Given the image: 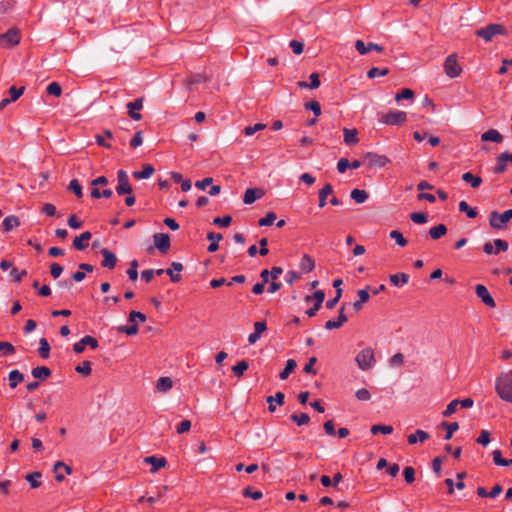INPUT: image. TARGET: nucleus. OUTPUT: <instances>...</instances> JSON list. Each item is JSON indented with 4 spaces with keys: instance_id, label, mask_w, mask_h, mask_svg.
I'll use <instances>...</instances> for the list:
<instances>
[{
    "instance_id": "680f3d73",
    "label": "nucleus",
    "mask_w": 512,
    "mask_h": 512,
    "mask_svg": "<svg viewBox=\"0 0 512 512\" xmlns=\"http://www.w3.org/2000/svg\"><path fill=\"white\" fill-rule=\"evenodd\" d=\"M130 265V268L127 270V275L130 280L135 281L138 277V262L136 260H133Z\"/></svg>"
},
{
    "instance_id": "c03bdc74",
    "label": "nucleus",
    "mask_w": 512,
    "mask_h": 512,
    "mask_svg": "<svg viewBox=\"0 0 512 512\" xmlns=\"http://www.w3.org/2000/svg\"><path fill=\"white\" fill-rule=\"evenodd\" d=\"M41 477L40 472H33L30 474H27L25 476V479L30 483L32 488H38L41 485V482L38 480Z\"/></svg>"
},
{
    "instance_id": "09e8293b",
    "label": "nucleus",
    "mask_w": 512,
    "mask_h": 512,
    "mask_svg": "<svg viewBox=\"0 0 512 512\" xmlns=\"http://www.w3.org/2000/svg\"><path fill=\"white\" fill-rule=\"evenodd\" d=\"M248 367V362L242 360L237 365L232 367V371L235 373V375L241 377L244 374V372L248 369Z\"/></svg>"
},
{
    "instance_id": "6e6d98bb",
    "label": "nucleus",
    "mask_w": 512,
    "mask_h": 512,
    "mask_svg": "<svg viewBox=\"0 0 512 512\" xmlns=\"http://www.w3.org/2000/svg\"><path fill=\"white\" fill-rule=\"evenodd\" d=\"M276 218H277V216L274 212H269L266 214L265 217H263L259 220V225L260 226H270L274 223Z\"/></svg>"
},
{
    "instance_id": "7ed1b4c3",
    "label": "nucleus",
    "mask_w": 512,
    "mask_h": 512,
    "mask_svg": "<svg viewBox=\"0 0 512 512\" xmlns=\"http://www.w3.org/2000/svg\"><path fill=\"white\" fill-rule=\"evenodd\" d=\"M512 219V209L506 210L503 213L492 211L489 215V225L495 230H502L506 228L508 221Z\"/></svg>"
},
{
    "instance_id": "473e14b6",
    "label": "nucleus",
    "mask_w": 512,
    "mask_h": 512,
    "mask_svg": "<svg viewBox=\"0 0 512 512\" xmlns=\"http://www.w3.org/2000/svg\"><path fill=\"white\" fill-rule=\"evenodd\" d=\"M19 225H20L19 218L14 215L8 216L3 220V227L6 232L13 230L14 228L18 227Z\"/></svg>"
},
{
    "instance_id": "9d476101",
    "label": "nucleus",
    "mask_w": 512,
    "mask_h": 512,
    "mask_svg": "<svg viewBox=\"0 0 512 512\" xmlns=\"http://www.w3.org/2000/svg\"><path fill=\"white\" fill-rule=\"evenodd\" d=\"M89 346L91 349L98 348V341L96 338L92 336H84L79 342H76L73 345V350L75 353L80 354L84 351L85 347Z\"/></svg>"
},
{
    "instance_id": "e2e57ef3",
    "label": "nucleus",
    "mask_w": 512,
    "mask_h": 512,
    "mask_svg": "<svg viewBox=\"0 0 512 512\" xmlns=\"http://www.w3.org/2000/svg\"><path fill=\"white\" fill-rule=\"evenodd\" d=\"M243 496L244 497H249V498H252L254 500H259L262 498L263 494L261 491H252L251 490V487H246L244 490H243Z\"/></svg>"
},
{
    "instance_id": "4be33fe9",
    "label": "nucleus",
    "mask_w": 512,
    "mask_h": 512,
    "mask_svg": "<svg viewBox=\"0 0 512 512\" xmlns=\"http://www.w3.org/2000/svg\"><path fill=\"white\" fill-rule=\"evenodd\" d=\"M299 268L303 273H309L315 268L314 259L308 254H304L300 260Z\"/></svg>"
},
{
    "instance_id": "79ce46f5",
    "label": "nucleus",
    "mask_w": 512,
    "mask_h": 512,
    "mask_svg": "<svg viewBox=\"0 0 512 512\" xmlns=\"http://www.w3.org/2000/svg\"><path fill=\"white\" fill-rule=\"evenodd\" d=\"M75 371L84 376H89L92 372L91 362L88 360L83 361L75 367Z\"/></svg>"
},
{
    "instance_id": "8fccbe9b",
    "label": "nucleus",
    "mask_w": 512,
    "mask_h": 512,
    "mask_svg": "<svg viewBox=\"0 0 512 512\" xmlns=\"http://www.w3.org/2000/svg\"><path fill=\"white\" fill-rule=\"evenodd\" d=\"M146 321V315L138 312V311H131L129 314V322L133 324H137V322H145Z\"/></svg>"
},
{
    "instance_id": "a18cd8bd",
    "label": "nucleus",
    "mask_w": 512,
    "mask_h": 512,
    "mask_svg": "<svg viewBox=\"0 0 512 512\" xmlns=\"http://www.w3.org/2000/svg\"><path fill=\"white\" fill-rule=\"evenodd\" d=\"M290 418H291V420L293 422H295L299 426L306 425L310 421V417L306 413H301L299 415L298 414H293V415H291Z\"/></svg>"
},
{
    "instance_id": "c85d7f7f",
    "label": "nucleus",
    "mask_w": 512,
    "mask_h": 512,
    "mask_svg": "<svg viewBox=\"0 0 512 512\" xmlns=\"http://www.w3.org/2000/svg\"><path fill=\"white\" fill-rule=\"evenodd\" d=\"M462 72V67L457 62V55L450 54V78L458 77Z\"/></svg>"
},
{
    "instance_id": "a211bd4d",
    "label": "nucleus",
    "mask_w": 512,
    "mask_h": 512,
    "mask_svg": "<svg viewBox=\"0 0 512 512\" xmlns=\"http://www.w3.org/2000/svg\"><path fill=\"white\" fill-rule=\"evenodd\" d=\"M430 438V435L423 430H416L415 433L408 435L407 441L410 445H414L418 442L423 443Z\"/></svg>"
},
{
    "instance_id": "1a4fd4ad",
    "label": "nucleus",
    "mask_w": 512,
    "mask_h": 512,
    "mask_svg": "<svg viewBox=\"0 0 512 512\" xmlns=\"http://www.w3.org/2000/svg\"><path fill=\"white\" fill-rule=\"evenodd\" d=\"M475 292L477 297H479L486 306H488L489 308H494L496 306L495 300L489 293L486 286L482 284H477L475 287Z\"/></svg>"
},
{
    "instance_id": "37998d69",
    "label": "nucleus",
    "mask_w": 512,
    "mask_h": 512,
    "mask_svg": "<svg viewBox=\"0 0 512 512\" xmlns=\"http://www.w3.org/2000/svg\"><path fill=\"white\" fill-rule=\"evenodd\" d=\"M404 355L400 352L394 354L390 359H389V365L393 368H399L401 366H403L404 364Z\"/></svg>"
},
{
    "instance_id": "338daca9",
    "label": "nucleus",
    "mask_w": 512,
    "mask_h": 512,
    "mask_svg": "<svg viewBox=\"0 0 512 512\" xmlns=\"http://www.w3.org/2000/svg\"><path fill=\"white\" fill-rule=\"evenodd\" d=\"M63 272V267L59 265L58 263H52L50 265V274L54 279H57L60 277V275Z\"/></svg>"
},
{
    "instance_id": "a19ab883",
    "label": "nucleus",
    "mask_w": 512,
    "mask_h": 512,
    "mask_svg": "<svg viewBox=\"0 0 512 512\" xmlns=\"http://www.w3.org/2000/svg\"><path fill=\"white\" fill-rule=\"evenodd\" d=\"M459 210L461 212H465L467 217L470 219L476 218L478 215V212L475 208L470 207L466 201H461L459 203Z\"/></svg>"
},
{
    "instance_id": "052dcab7",
    "label": "nucleus",
    "mask_w": 512,
    "mask_h": 512,
    "mask_svg": "<svg viewBox=\"0 0 512 512\" xmlns=\"http://www.w3.org/2000/svg\"><path fill=\"white\" fill-rule=\"evenodd\" d=\"M413 97H414V92L409 88H405L400 93H397L395 95V100L400 101L402 99H413Z\"/></svg>"
},
{
    "instance_id": "0eeeda50",
    "label": "nucleus",
    "mask_w": 512,
    "mask_h": 512,
    "mask_svg": "<svg viewBox=\"0 0 512 512\" xmlns=\"http://www.w3.org/2000/svg\"><path fill=\"white\" fill-rule=\"evenodd\" d=\"M363 158L368 167H384L390 162L389 158L385 155H379L371 152L366 153Z\"/></svg>"
},
{
    "instance_id": "f03ea898",
    "label": "nucleus",
    "mask_w": 512,
    "mask_h": 512,
    "mask_svg": "<svg viewBox=\"0 0 512 512\" xmlns=\"http://www.w3.org/2000/svg\"><path fill=\"white\" fill-rule=\"evenodd\" d=\"M355 362L359 369L367 371L372 369L376 364L374 350L370 347L362 349L355 357Z\"/></svg>"
},
{
    "instance_id": "c9c22d12",
    "label": "nucleus",
    "mask_w": 512,
    "mask_h": 512,
    "mask_svg": "<svg viewBox=\"0 0 512 512\" xmlns=\"http://www.w3.org/2000/svg\"><path fill=\"white\" fill-rule=\"evenodd\" d=\"M447 233V227L444 224H439L435 227H432L429 230V235L432 239H439Z\"/></svg>"
},
{
    "instance_id": "9b49d317",
    "label": "nucleus",
    "mask_w": 512,
    "mask_h": 512,
    "mask_svg": "<svg viewBox=\"0 0 512 512\" xmlns=\"http://www.w3.org/2000/svg\"><path fill=\"white\" fill-rule=\"evenodd\" d=\"M128 109V115L135 121L142 119V115L138 112L143 107V97L136 99L133 102H129L126 105Z\"/></svg>"
},
{
    "instance_id": "20e7f679",
    "label": "nucleus",
    "mask_w": 512,
    "mask_h": 512,
    "mask_svg": "<svg viewBox=\"0 0 512 512\" xmlns=\"http://www.w3.org/2000/svg\"><path fill=\"white\" fill-rule=\"evenodd\" d=\"M506 28L502 24H489L483 28L477 29L476 36L484 39L486 42L492 40L495 35H506Z\"/></svg>"
},
{
    "instance_id": "603ef678",
    "label": "nucleus",
    "mask_w": 512,
    "mask_h": 512,
    "mask_svg": "<svg viewBox=\"0 0 512 512\" xmlns=\"http://www.w3.org/2000/svg\"><path fill=\"white\" fill-rule=\"evenodd\" d=\"M388 73H389V69H387V68L379 69V68L373 67L367 72V76H368V78L373 79L377 76H386Z\"/></svg>"
},
{
    "instance_id": "4468645a",
    "label": "nucleus",
    "mask_w": 512,
    "mask_h": 512,
    "mask_svg": "<svg viewBox=\"0 0 512 512\" xmlns=\"http://www.w3.org/2000/svg\"><path fill=\"white\" fill-rule=\"evenodd\" d=\"M355 48L361 55H365L369 51L382 52L384 50V48L379 44L368 43V45H365V43L362 40H357L355 42Z\"/></svg>"
},
{
    "instance_id": "5701e85b",
    "label": "nucleus",
    "mask_w": 512,
    "mask_h": 512,
    "mask_svg": "<svg viewBox=\"0 0 512 512\" xmlns=\"http://www.w3.org/2000/svg\"><path fill=\"white\" fill-rule=\"evenodd\" d=\"M482 141H492L495 143H501L503 141V136L496 129H489L481 135Z\"/></svg>"
},
{
    "instance_id": "6ab92c4d",
    "label": "nucleus",
    "mask_w": 512,
    "mask_h": 512,
    "mask_svg": "<svg viewBox=\"0 0 512 512\" xmlns=\"http://www.w3.org/2000/svg\"><path fill=\"white\" fill-rule=\"evenodd\" d=\"M507 162H508V152L501 153L496 158V166L493 168V172L495 174H501L506 171L507 168Z\"/></svg>"
},
{
    "instance_id": "ddd939ff",
    "label": "nucleus",
    "mask_w": 512,
    "mask_h": 512,
    "mask_svg": "<svg viewBox=\"0 0 512 512\" xmlns=\"http://www.w3.org/2000/svg\"><path fill=\"white\" fill-rule=\"evenodd\" d=\"M344 310H345V304H343L340 307L339 315H338V319L337 320H328L325 323V328L327 330L338 329V328L342 327L344 323L347 322L348 318L345 315Z\"/></svg>"
},
{
    "instance_id": "cd10ccee",
    "label": "nucleus",
    "mask_w": 512,
    "mask_h": 512,
    "mask_svg": "<svg viewBox=\"0 0 512 512\" xmlns=\"http://www.w3.org/2000/svg\"><path fill=\"white\" fill-rule=\"evenodd\" d=\"M343 134H344V142L347 145H352V144L358 143L359 139L357 137L358 132L356 129L344 128Z\"/></svg>"
},
{
    "instance_id": "774afa93",
    "label": "nucleus",
    "mask_w": 512,
    "mask_h": 512,
    "mask_svg": "<svg viewBox=\"0 0 512 512\" xmlns=\"http://www.w3.org/2000/svg\"><path fill=\"white\" fill-rule=\"evenodd\" d=\"M477 443L483 446L488 445L490 443V432L487 430H482L479 437L477 438Z\"/></svg>"
},
{
    "instance_id": "423d86ee",
    "label": "nucleus",
    "mask_w": 512,
    "mask_h": 512,
    "mask_svg": "<svg viewBox=\"0 0 512 512\" xmlns=\"http://www.w3.org/2000/svg\"><path fill=\"white\" fill-rule=\"evenodd\" d=\"M407 119V114L404 111L393 110L381 117V122L387 125H400Z\"/></svg>"
},
{
    "instance_id": "ea45409f",
    "label": "nucleus",
    "mask_w": 512,
    "mask_h": 512,
    "mask_svg": "<svg viewBox=\"0 0 512 512\" xmlns=\"http://www.w3.org/2000/svg\"><path fill=\"white\" fill-rule=\"evenodd\" d=\"M39 349H38V352H39V355L41 358L43 359H47L49 358V355H50V345L47 341L46 338H41L39 340Z\"/></svg>"
},
{
    "instance_id": "e433bc0d",
    "label": "nucleus",
    "mask_w": 512,
    "mask_h": 512,
    "mask_svg": "<svg viewBox=\"0 0 512 512\" xmlns=\"http://www.w3.org/2000/svg\"><path fill=\"white\" fill-rule=\"evenodd\" d=\"M297 363L294 359H289L286 362V367L284 370L279 374V377L281 380H285L288 378V376L294 371L296 368Z\"/></svg>"
},
{
    "instance_id": "bf43d9fd",
    "label": "nucleus",
    "mask_w": 512,
    "mask_h": 512,
    "mask_svg": "<svg viewBox=\"0 0 512 512\" xmlns=\"http://www.w3.org/2000/svg\"><path fill=\"white\" fill-rule=\"evenodd\" d=\"M0 353L12 355L15 353V347L9 342H0Z\"/></svg>"
},
{
    "instance_id": "f8f14e48",
    "label": "nucleus",
    "mask_w": 512,
    "mask_h": 512,
    "mask_svg": "<svg viewBox=\"0 0 512 512\" xmlns=\"http://www.w3.org/2000/svg\"><path fill=\"white\" fill-rule=\"evenodd\" d=\"M154 244L161 252L166 253L170 248V237L165 233H157L153 236Z\"/></svg>"
},
{
    "instance_id": "f704fd0d",
    "label": "nucleus",
    "mask_w": 512,
    "mask_h": 512,
    "mask_svg": "<svg viewBox=\"0 0 512 512\" xmlns=\"http://www.w3.org/2000/svg\"><path fill=\"white\" fill-rule=\"evenodd\" d=\"M34 378L45 380L51 375V370L45 366H39L32 370Z\"/></svg>"
},
{
    "instance_id": "49530a36",
    "label": "nucleus",
    "mask_w": 512,
    "mask_h": 512,
    "mask_svg": "<svg viewBox=\"0 0 512 512\" xmlns=\"http://www.w3.org/2000/svg\"><path fill=\"white\" fill-rule=\"evenodd\" d=\"M381 432L382 434H391L393 432V427L390 426V425H373L371 427V433L372 434H377Z\"/></svg>"
},
{
    "instance_id": "4d7b16f0",
    "label": "nucleus",
    "mask_w": 512,
    "mask_h": 512,
    "mask_svg": "<svg viewBox=\"0 0 512 512\" xmlns=\"http://www.w3.org/2000/svg\"><path fill=\"white\" fill-rule=\"evenodd\" d=\"M390 237L392 239H394L396 241V243L401 246V247H404L406 246L407 244V240L403 237L402 233H400L399 231L397 230H393L390 232Z\"/></svg>"
},
{
    "instance_id": "f3484780",
    "label": "nucleus",
    "mask_w": 512,
    "mask_h": 512,
    "mask_svg": "<svg viewBox=\"0 0 512 512\" xmlns=\"http://www.w3.org/2000/svg\"><path fill=\"white\" fill-rule=\"evenodd\" d=\"M91 237L92 234L89 231L83 232L80 236L74 239V248L77 250H84L88 246V241L91 239Z\"/></svg>"
},
{
    "instance_id": "5fc2aeb1",
    "label": "nucleus",
    "mask_w": 512,
    "mask_h": 512,
    "mask_svg": "<svg viewBox=\"0 0 512 512\" xmlns=\"http://www.w3.org/2000/svg\"><path fill=\"white\" fill-rule=\"evenodd\" d=\"M46 91L49 95L59 97L62 93V88L57 82H52L47 86Z\"/></svg>"
},
{
    "instance_id": "39448f33",
    "label": "nucleus",
    "mask_w": 512,
    "mask_h": 512,
    "mask_svg": "<svg viewBox=\"0 0 512 512\" xmlns=\"http://www.w3.org/2000/svg\"><path fill=\"white\" fill-rule=\"evenodd\" d=\"M20 42V31L16 28L9 29L6 33L0 35V45L5 48H11Z\"/></svg>"
},
{
    "instance_id": "412c9836",
    "label": "nucleus",
    "mask_w": 512,
    "mask_h": 512,
    "mask_svg": "<svg viewBox=\"0 0 512 512\" xmlns=\"http://www.w3.org/2000/svg\"><path fill=\"white\" fill-rule=\"evenodd\" d=\"M144 462L147 463V464H151L152 465V468H151V472L152 473H155L157 472L159 469L165 467L166 465V459L161 457V458H158V457H155V456H148L144 459Z\"/></svg>"
},
{
    "instance_id": "2f4dec72",
    "label": "nucleus",
    "mask_w": 512,
    "mask_h": 512,
    "mask_svg": "<svg viewBox=\"0 0 512 512\" xmlns=\"http://www.w3.org/2000/svg\"><path fill=\"white\" fill-rule=\"evenodd\" d=\"M113 134L110 130H105L103 134H98L95 136L96 143L99 146L105 148H111V144L106 141V139H112Z\"/></svg>"
},
{
    "instance_id": "dca6fc26",
    "label": "nucleus",
    "mask_w": 512,
    "mask_h": 512,
    "mask_svg": "<svg viewBox=\"0 0 512 512\" xmlns=\"http://www.w3.org/2000/svg\"><path fill=\"white\" fill-rule=\"evenodd\" d=\"M263 196L261 189L249 188L245 191L243 201L245 204H252Z\"/></svg>"
},
{
    "instance_id": "13d9d810",
    "label": "nucleus",
    "mask_w": 512,
    "mask_h": 512,
    "mask_svg": "<svg viewBox=\"0 0 512 512\" xmlns=\"http://www.w3.org/2000/svg\"><path fill=\"white\" fill-rule=\"evenodd\" d=\"M266 125L265 124H262V123H257L253 126H247L245 129H244V134L246 136H252L255 132L257 131H261L263 129H265Z\"/></svg>"
},
{
    "instance_id": "bb28decb",
    "label": "nucleus",
    "mask_w": 512,
    "mask_h": 512,
    "mask_svg": "<svg viewBox=\"0 0 512 512\" xmlns=\"http://www.w3.org/2000/svg\"><path fill=\"white\" fill-rule=\"evenodd\" d=\"M333 193V187L331 184L327 183L324 187L319 191V204L320 208H323L326 205V199L329 195Z\"/></svg>"
},
{
    "instance_id": "3c124183",
    "label": "nucleus",
    "mask_w": 512,
    "mask_h": 512,
    "mask_svg": "<svg viewBox=\"0 0 512 512\" xmlns=\"http://www.w3.org/2000/svg\"><path fill=\"white\" fill-rule=\"evenodd\" d=\"M493 244L495 248V255L499 254L500 252H506L508 250V243L505 240L495 239Z\"/></svg>"
},
{
    "instance_id": "7c9ffc66",
    "label": "nucleus",
    "mask_w": 512,
    "mask_h": 512,
    "mask_svg": "<svg viewBox=\"0 0 512 512\" xmlns=\"http://www.w3.org/2000/svg\"><path fill=\"white\" fill-rule=\"evenodd\" d=\"M207 239L211 241L208 246V252L212 253L218 250V242L222 239V235L219 233L210 232L207 235Z\"/></svg>"
},
{
    "instance_id": "0e129e2a",
    "label": "nucleus",
    "mask_w": 512,
    "mask_h": 512,
    "mask_svg": "<svg viewBox=\"0 0 512 512\" xmlns=\"http://www.w3.org/2000/svg\"><path fill=\"white\" fill-rule=\"evenodd\" d=\"M118 331L127 335H136L138 333V325L132 323L131 326H120Z\"/></svg>"
},
{
    "instance_id": "de8ad7c7",
    "label": "nucleus",
    "mask_w": 512,
    "mask_h": 512,
    "mask_svg": "<svg viewBox=\"0 0 512 512\" xmlns=\"http://www.w3.org/2000/svg\"><path fill=\"white\" fill-rule=\"evenodd\" d=\"M324 298H325V294L322 290H318L316 291L313 296H306L305 297V301L306 302H309L311 301L312 299L315 300V303L317 304V306H321L323 301H324Z\"/></svg>"
},
{
    "instance_id": "2eb2a0df",
    "label": "nucleus",
    "mask_w": 512,
    "mask_h": 512,
    "mask_svg": "<svg viewBox=\"0 0 512 512\" xmlns=\"http://www.w3.org/2000/svg\"><path fill=\"white\" fill-rule=\"evenodd\" d=\"M101 254L103 256V260L101 262L102 267L113 269L117 264L116 255L108 249H102Z\"/></svg>"
},
{
    "instance_id": "aec40b11",
    "label": "nucleus",
    "mask_w": 512,
    "mask_h": 512,
    "mask_svg": "<svg viewBox=\"0 0 512 512\" xmlns=\"http://www.w3.org/2000/svg\"><path fill=\"white\" fill-rule=\"evenodd\" d=\"M183 270V265L179 262H173L171 267L166 270V273L169 275L172 282H179L181 280V275L179 272Z\"/></svg>"
},
{
    "instance_id": "58836bf2",
    "label": "nucleus",
    "mask_w": 512,
    "mask_h": 512,
    "mask_svg": "<svg viewBox=\"0 0 512 512\" xmlns=\"http://www.w3.org/2000/svg\"><path fill=\"white\" fill-rule=\"evenodd\" d=\"M24 379L23 374L18 370H12L9 373V385L12 389H14L20 382Z\"/></svg>"
},
{
    "instance_id": "72a5a7b5",
    "label": "nucleus",
    "mask_w": 512,
    "mask_h": 512,
    "mask_svg": "<svg viewBox=\"0 0 512 512\" xmlns=\"http://www.w3.org/2000/svg\"><path fill=\"white\" fill-rule=\"evenodd\" d=\"M389 279L394 286H403L408 283L409 277L406 273H397L390 275Z\"/></svg>"
},
{
    "instance_id": "69168bd1",
    "label": "nucleus",
    "mask_w": 512,
    "mask_h": 512,
    "mask_svg": "<svg viewBox=\"0 0 512 512\" xmlns=\"http://www.w3.org/2000/svg\"><path fill=\"white\" fill-rule=\"evenodd\" d=\"M355 397L359 400V401H368L370 400L371 398V394L370 392L365 389V388H361V389H358L356 392H355Z\"/></svg>"
},
{
    "instance_id": "a878e982",
    "label": "nucleus",
    "mask_w": 512,
    "mask_h": 512,
    "mask_svg": "<svg viewBox=\"0 0 512 512\" xmlns=\"http://www.w3.org/2000/svg\"><path fill=\"white\" fill-rule=\"evenodd\" d=\"M154 173V168L150 164H144L143 169L141 171H135L133 172V177L135 179H148L150 178Z\"/></svg>"
},
{
    "instance_id": "b1692460",
    "label": "nucleus",
    "mask_w": 512,
    "mask_h": 512,
    "mask_svg": "<svg viewBox=\"0 0 512 512\" xmlns=\"http://www.w3.org/2000/svg\"><path fill=\"white\" fill-rule=\"evenodd\" d=\"M368 289L369 287H367L366 289H361L357 292L358 294V297H359V300L355 301L353 303V308L356 310V311H359L362 309V306L363 304H365L369 298H370V295H369V292H368Z\"/></svg>"
},
{
    "instance_id": "6e6552de",
    "label": "nucleus",
    "mask_w": 512,
    "mask_h": 512,
    "mask_svg": "<svg viewBox=\"0 0 512 512\" xmlns=\"http://www.w3.org/2000/svg\"><path fill=\"white\" fill-rule=\"evenodd\" d=\"M117 180H118V185L116 187V192L119 195L132 193V187L129 183L128 175L124 170L118 171Z\"/></svg>"
},
{
    "instance_id": "864d4df0",
    "label": "nucleus",
    "mask_w": 512,
    "mask_h": 512,
    "mask_svg": "<svg viewBox=\"0 0 512 512\" xmlns=\"http://www.w3.org/2000/svg\"><path fill=\"white\" fill-rule=\"evenodd\" d=\"M69 190H71L78 198L83 196L82 187L76 179L70 181Z\"/></svg>"
},
{
    "instance_id": "4c0bfd02",
    "label": "nucleus",
    "mask_w": 512,
    "mask_h": 512,
    "mask_svg": "<svg viewBox=\"0 0 512 512\" xmlns=\"http://www.w3.org/2000/svg\"><path fill=\"white\" fill-rule=\"evenodd\" d=\"M350 196L356 203L359 204L364 203L368 199V193L365 190L360 189L352 190Z\"/></svg>"
},
{
    "instance_id": "393cba45",
    "label": "nucleus",
    "mask_w": 512,
    "mask_h": 512,
    "mask_svg": "<svg viewBox=\"0 0 512 512\" xmlns=\"http://www.w3.org/2000/svg\"><path fill=\"white\" fill-rule=\"evenodd\" d=\"M173 387V381L170 377H160L156 382V389L159 392L166 393Z\"/></svg>"
},
{
    "instance_id": "f257e3e1",
    "label": "nucleus",
    "mask_w": 512,
    "mask_h": 512,
    "mask_svg": "<svg viewBox=\"0 0 512 512\" xmlns=\"http://www.w3.org/2000/svg\"><path fill=\"white\" fill-rule=\"evenodd\" d=\"M495 389L502 400L512 403V370L500 374Z\"/></svg>"
},
{
    "instance_id": "c756f323",
    "label": "nucleus",
    "mask_w": 512,
    "mask_h": 512,
    "mask_svg": "<svg viewBox=\"0 0 512 512\" xmlns=\"http://www.w3.org/2000/svg\"><path fill=\"white\" fill-rule=\"evenodd\" d=\"M462 180L469 183L473 188H478L482 184V178L480 176L473 175L471 172H465L462 175Z\"/></svg>"
}]
</instances>
